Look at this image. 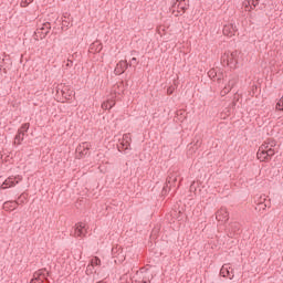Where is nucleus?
<instances>
[{"instance_id":"obj_4","label":"nucleus","mask_w":283,"mask_h":283,"mask_svg":"<svg viewBox=\"0 0 283 283\" xmlns=\"http://www.w3.org/2000/svg\"><path fill=\"white\" fill-rule=\"evenodd\" d=\"M76 151L78 153L80 158L87 156V153L90 151V144L87 142L83 143L76 148Z\"/></svg>"},{"instance_id":"obj_17","label":"nucleus","mask_w":283,"mask_h":283,"mask_svg":"<svg viewBox=\"0 0 283 283\" xmlns=\"http://www.w3.org/2000/svg\"><path fill=\"white\" fill-rule=\"evenodd\" d=\"M235 54L237 52H232L231 56L228 57V63H230V65H233V63H234V66L238 65V60H235Z\"/></svg>"},{"instance_id":"obj_32","label":"nucleus","mask_w":283,"mask_h":283,"mask_svg":"<svg viewBox=\"0 0 283 283\" xmlns=\"http://www.w3.org/2000/svg\"><path fill=\"white\" fill-rule=\"evenodd\" d=\"M19 200H21V202H23V200H25V196L21 195V196L19 197Z\"/></svg>"},{"instance_id":"obj_24","label":"nucleus","mask_w":283,"mask_h":283,"mask_svg":"<svg viewBox=\"0 0 283 283\" xmlns=\"http://www.w3.org/2000/svg\"><path fill=\"white\" fill-rule=\"evenodd\" d=\"M268 149H269V144H262L259 148V150L261 151H268Z\"/></svg>"},{"instance_id":"obj_18","label":"nucleus","mask_w":283,"mask_h":283,"mask_svg":"<svg viewBox=\"0 0 283 283\" xmlns=\"http://www.w3.org/2000/svg\"><path fill=\"white\" fill-rule=\"evenodd\" d=\"M265 153L268 156V160H271L273 156H275V150L273 148H269L268 150H265Z\"/></svg>"},{"instance_id":"obj_20","label":"nucleus","mask_w":283,"mask_h":283,"mask_svg":"<svg viewBox=\"0 0 283 283\" xmlns=\"http://www.w3.org/2000/svg\"><path fill=\"white\" fill-rule=\"evenodd\" d=\"M174 92H176V86L171 85L167 88V95L171 96V94H174Z\"/></svg>"},{"instance_id":"obj_23","label":"nucleus","mask_w":283,"mask_h":283,"mask_svg":"<svg viewBox=\"0 0 283 283\" xmlns=\"http://www.w3.org/2000/svg\"><path fill=\"white\" fill-rule=\"evenodd\" d=\"M32 280H35V282H41V273L35 272V273L33 274Z\"/></svg>"},{"instance_id":"obj_13","label":"nucleus","mask_w":283,"mask_h":283,"mask_svg":"<svg viewBox=\"0 0 283 283\" xmlns=\"http://www.w3.org/2000/svg\"><path fill=\"white\" fill-rule=\"evenodd\" d=\"M235 86V81H229L228 86H226L222 91L221 94H229L231 90Z\"/></svg>"},{"instance_id":"obj_12","label":"nucleus","mask_w":283,"mask_h":283,"mask_svg":"<svg viewBox=\"0 0 283 283\" xmlns=\"http://www.w3.org/2000/svg\"><path fill=\"white\" fill-rule=\"evenodd\" d=\"M244 4L245 8H251V10H253V8H258V6H260V0H245Z\"/></svg>"},{"instance_id":"obj_27","label":"nucleus","mask_w":283,"mask_h":283,"mask_svg":"<svg viewBox=\"0 0 283 283\" xmlns=\"http://www.w3.org/2000/svg\"><path fill=\"white\" fill-rule=\"evenodd\" d=\"M74 65V62L72 60H67L66 67H72Z\"/></svg>"},{"instance_id":"obj_31","label":"nucleus","mask_w":283,"mask_h":283,"mask_svg":"<svg viewBox=\"0 0 283 283\" xmlns=\"http://www.w3.org/2000/svg\"><path fill=\"white\" fill-rule=\"evenodd\" d=\"M30 283H42V281L39 282V281H36V279H31Z\"/></svg>"},{"instance_id":"obj_10","label":"nucleus","mask_w":283,"mask_h":283,"mask_svg":"<svg viewBox=\"0 0 283 283\" xmlns=\"http://www.w3.org/2000/svg\"><path fill=\"white\" fill-rule=\"evenodd\" d=\"M91 50H94V52L101 53L103 52V43L99 41H95L91 44Z\"/></svg>"},{"instance_id":"obj_8","label":"nucleus","mask_w":283,"mask_h":283,"mask_svg":"<svg viewBox=\"0 0 283 283\" xmlns=\"http://www.w3.org/2000/svg\"><path fill=\"white\" fill-rule=\"evenodd\" d=\"M175 176H168L166 179V184L161 190L163 196H166L167 191H171V182L174 181Z\"/></svg>"},{"instance_id":"obj_5","label":"nucleus","mask_w":283,"mask_h":283,"mask_svg":"<svg viewBox=\"0 0 283 283\" xmlns=\"http://www.w3.org/2000/svg\"><path fill=\"white\" fill-rule=\"evenodd\" d=\"M217 220L220 222H228L229 221V212L226 209H221L216 213Z\"/></svg>"},{"instance_id":"obj_15","label":"nucleus","mask_w":283,"mask_h":283,"mask_svg":"<svg viewBox=\"0 0 283 283\" xmlns=\"http://www.w3.org/2000/svg\"><path fill=\"white\" fill-rule=\"evenodd\" d=\"M24 134H22V133H20L19 130H18V133H17V135H15V137H14V143L17 144V145H21V143H23V140H24Z\"/></svg>"},{"instance_id":"obj_26","label":"nucleus","mask_w":283,"mask_h":283,"mask_svg":"<svg viewBox=\"0 0 283 283\" xmlns=\"http://www.w3.org/2000/svg\"><path fill=\"white\" fill-rule=\"evenodd\" d=\"M258 209H259V211H261V209H266V205H264V203H259V205H258Z\"/></svg>"},{"instance_id":"obj_3","label":"nucleus","mask_w":283,"mask_h":283,"mask_svg":"<svg viewBox=\"0 0 283 283\" xmlns=\"http://www.w3.org/2000/svg\"><path fill=\"white\" fill-rule=\"evenodd\" d=\"M129 67V63L127 61H119L115 67V74L120 76V74H125V71Z\"/></svg>"},{"instance_id":"obj_14","label":"nucleus","mask_w":283,"mask_h":283,"mask_svg":"<svg viewBox=\"0 0 283 283\" xmlns=\"http://www.w3.org/2000/svg\"><path fill=\"white\" fill-rule=\"evenodd\" d=\"M40 30H42L44 36H48V34H50V30H52V24L50 22H45Z\"/></svg>"},{"instance_id":"obj_33","label":"nucleus","mask_w":283,"mask_h":283,"mask_svg":"<svg viewBox=\"0 0 283 283\" xmlns=\"http://www.w3.org/2000/svg\"><path fill=\"white\" fill-rule=\"evenodd\" d=\"M180 216H182V211H179V216L177 217L178 220H182V218H180Z\"/></svg>"},{"instance_id":"obj_29","label":"nucleus","mask_w":283,"mask_h":283,"mask_svg":"<svg viewBox=\"0 0 283 283\" xmlns=\"http://www.w3.org/2000/svg\"><path fill=\"white\" fill-rule=\"evenodd\" d=\"M177 181H178V178H177V177H174V178H172V181H171V187H174V185H176Z\"/></svg>"},{"instance_id":"obj_1","label":"nucleus","mask_w":283,"mask_h":283,"mask_svg":"<svg viewBox=\"0 0 283 283\" xmlns=\"http://www.w3.org/2000/svg\"><path fill=\"white\" fill-rule=\"evenodd\" d=\"M21 180H23V177H21L19 175L15 177L11 176L3 181L0 189H9L10 187H17V185H19V182H21Z\"/></svg>"},{"instance_id":"obj_34","label":"nucleus","mask_w":283,"mask_h":283,"mask_svg":"<svg viewBox=\"0 0 283 283\" xmlns=\"http://www.w3.org/2000/svg\"><path fill=\"white\" fill-rule=\"evenodd\" d=\"M8 205V202H4V206Z\"/></svg>"},{"instance_id":"obj_11","label":"nucleus","mask_w":283,"mask_h":283,"mask_svg":"<svg viewBox=\"0 0 283 283\" xmlns=\"http://www.w3.org/2000/svg\"><path fill=\"white\" fill-rule=\"evenodd\" d=\"M256 158L261 160V163H269L266 150H258Z\"/></svg>"},{"instance_id":"obj_21","label":"nucleus","mask_w":283,"mask_h":283,"mask_svg":"<svg viewBox=\"0 0 283 283\" xmlns=\"http://www.w3.org/2000/svg\"><path fill=\"white\" fill-rule=\"evenodd\" d=\"M130 67H136L138 65V60L136 57H132L130 63L128 64Z\"/></svg>"},{"instance_id":"obj_22","label":"nucleus","mask_w":283,"mask_h":283,"mask_svg":"<svg viewBox=\"0 0 283 283\" xmlns=\"http://www.w3.org/2000/svg\"><path fill=\"white\" fill-rule=\"evenodd\" d=\"M106 103L108 104V109H112V107H114V105H116V101H114V99H107Z\"/></svg>"},{"instance_id":"obj_6","label":"nucleus","mask_w":283,"mask_h":283,"mask_svg":"<svg viewBox=\"0 0 283 283\" xmlns=\"http://www.w3.org/2000/svg\"><path fill=\"white\" fill-rule=\"evenodd\" d=\"M220 275L222 277H228L229 280H233V269L222 266L220 270Z\"/></svg>"},{"instance_id":"obj_9","label":"nucleus","mask_w":283,"mask_h":283,"mask_svg":"<svg viewBox=\"0 0 283 283\" xmlns=\"http://www.w3.org/2000/svg\"><path fill=\"white\" fill-rule=\"evenodd\" d=\"M94 266H101V259L95 256L91 260V264L87 266V271H94Z\"/></svg>"},{"instance_id":"obj_2","label":"nucleus","mask_w":283,"mask_h":283,"mask_svg":"<svg viewBox=\"0 0 283 283\" xmlns=\"http://www.w3.org/2000/svg\"><path fill=\"white\" fill-rule=\"evenodd\" d=\"M235 32H238V27L233 23L226 24L223 27V34L224 36H235Z\"/></svg>"},{"instance_id":"obj_28","label":"nucleus","mask_w":283,"mask_h":283,"mask_svg":"<svg viewBox=\"0 0 283 283\" xmlns=\"http://www.w3.org/2000/svg\"><path fill=\"white\" fill-rule=\"evenodd\" d=\"M214 74H216V71H213V70H210V71L208 72V76H214Z\"/></svg>"},{"instance_id":"obj_19","label":"nucleus","mask_w":283,"mask_h":283,"mask_svg":"<svg viewBox=\"0 0 283 283\" xmlns=\"http://www.w3.org/2000/svg\"><path fill=\"white\" fill-rule=\"evenodd\" d=\"M34 0H22L20 6L21 8H28L30 3H32Z\"/></svg>"},{"instance_id":"obj_30","label":"nucleus","mask_w":283,"mask_h":283,"mask_svg":"<svg viewBox=\"0 0 283 283\" xmlns=\"http://www.w3.org/2000/svg\"><path fill=\"white\" fill-rule=\"evenodd\" d=\"M151 281L149 280V279H147V277H144L143 280H142V283H150Z\"/></svg>"},{"instance_id":"obj_16","label":"nucleus","mask_w":283,"mask_h":283,"mask_svg":"<svg viewBox=\"0 0 283 283\" xmlns=\"http://www.w3.org/2000/svg\"><path fill=\"white\" fill-rule=\"evenodd\" d=\"M30 129V123H24L21 125V127L18 129V132L22 134H28V130Z\"/></svg>"},{"instance_id":"obj_25","label":"nucleus","mask_w":283,"mask_h":283,"mask_svg":"<svg viewBox=\"0 0 283 283\" xmlns=\"http://www.w3.org/2000/svg\"><path fill=\"white\" fill-rule=\"evenodd\" d=\"M102 109H109L107 102L102 103Z\"/></svg>"},{"instance_id":"obj_7","label":"nucleus","mask_w":283,"mask_h":283,"mask_svg":"<svg viewBox=\"0 0 283 283\" xmlns=\"http://www.w3.org/2000/svg\"><path fill=\"white\" fill-rule=\"evenodd\" d=\"M85 223L80 222L75 224V235H77V238H83L85 237Z\"/></svg>"}]
</instances>
